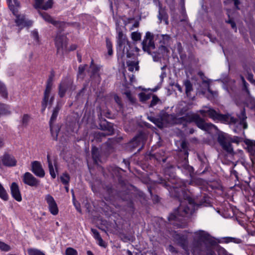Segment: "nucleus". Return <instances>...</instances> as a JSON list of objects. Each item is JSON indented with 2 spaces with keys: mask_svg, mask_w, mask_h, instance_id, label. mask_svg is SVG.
<instances>
[{
  "mask_svg": "<svg viewBox=\"0 0 255 255\" xmlns=\"http://www.w3.org/2000/svg\"><path fill=\"white\" fill-rule=\"evenodd\" d=\"M22 180L24 184L30 186H37L40 182L31 173L28 172L25 173L23 175Z\"/></svg>",
  "mask_w": 255,
  "mask_h": 255,
  "instance_id": "2eb2a0df",
  "label": "nucleus"
},
{
  "mask_svg": "<svg viewBox=\"0 0 255 255\" xmlns=\"http://www.w3.org/2000/svg\"><path fill=\"white\" fill-rule=\"evenodd\" d=\"M53 3V0H48L46 2H43L42 5V9L47 10L52 7Z\"/></svg>",
  "mask_w": 255,
  "mask_h": 255,
  "instance_id": "e433bc0d",
  "label": "nucleus"
},
{
  "mask_svg": "<svg viewBox=\"0 0 255 255\" xmlns=\"http://www.w3.org/2000/svg\"><path fill=\"white\" fill-rule=\"evenodd\" d=\"M100 67L94 64V61L92 60L91 65L88 71L91 78L95 79L96 82H99L100 81V77L99 74Z\"/></svg>",
  "mask_w": 255,
  "mask_h": 255,
  "instance_id": "6ab92c4d",
  "label": "nucleus"
},
{
  "mask_svg": "<svg viewBox=\"0 0 255 255\" xmlns=\"http://www.w3.org/2000/svg\"><path fill=\"white\" fill-rule=\"evenodd\" d=\"M125 94L126 95V97L131 103H134L135 102V99L132 97L130 92L127 91L125 92Z\"/></svg>",
  "mask_w": 255,
  "mask_h": 255,
  "instance_id": "6e6d98bb",
  "label": "nucleus"
},
{
  "mask_svg": "<svg viewBox=\"0 0 255 255\" xmlns=\"http://www.w3.org/2000/svg\"><path fill=\"white\" fill-rule=\"evenodd\" d=\"M8 7L14 15L16 16L15 22L18 26H30L32 24L31 20L26 19L24 15L18 14V9L20 3L17 0H7Z\"/></svg>",
  "mask_w": 255,
  "mask_h": 255,
  "instance_id": "20e7f679",
  "label": "nucleus"
},
{
  "mask_svg": "<svg viewBox=\"0 0 255 255\" xmlns=\"http://www.w3.org/2000/svg\"><path fill=\"white\" fill-rule=\"evenodd\" d=\"M71 83L70 82H64L61 83L59 86V93L58 94L61 98L64 96L68 88L70 86Z\"/></svg>",
  "mask_w": 255,
  "mask_h": 255,
  "instance_id": "5701e85b",
  "label": "nucleus"
},
{
  "mask_svg": "<svg viewBox=\"0 0 255 255\" xmlns=\"http://www.w3.org/2000/svg\"><path fill=\"white\" fill-rule=\"evenodd\" d=\"M217 251L219 255H233L229 253L224 248L220 246L218 247Z\"/></svg>",
  "mask_w": 255,
  "mask_h": 255,
  "instance_id": "a18cd8bd",
  "label": "nucleus"
},
{
  "mask_svg": "<svg viewBox=\"0 0 255 255\" xmlns=\"http://www.w3.org/2000/svg\"><path fill=\"white\" fill-rule=\"evenodd\" d=\"M0 162L4 166L10 167L15 166L17 160L12 154L5 152L0 157Z\"/></svg>",
  "mask_w": 255,
  "mask_h": 255,
  "instance_id": "9b49d317",
  "label": "nucleus"
},
{
  "mask_svg": "<svg viewBox=\"0 0 255 255\" xmlns=\"http://www.w3.org/2000/svg\"><path fill=\"white\" fill-rule=\"evenodd\" d=\"M231 25L232 28L233 29H235V32H237V28L236 27V24L235 22H234V23H232V24H231Z\"/></svg>",
  "mask_w": 255,
  "mask_h": 255,
  "instance_id": "774afa93",
  "label": "nucleus"
},
{
  "mask_svg": "<svg viewBox=\"0 0 255 255\" xmlns=\"http://www.w3.org/2000/svg\"><path fill=\"white\" fill-rule=\"evenodd\" d=\"M114 99H115V102L119 106L120 108H121L122 107V102H121L120 98L119 96H118L117 95H115L114 96Z\"/></svg>",
  "mask_w": 255,
  "mask_h": 255,
  "instance_id": "4d7b16f0",
  "label": "nucleus"
},
{
  "mask_svg": "<svg viewBox=\"0 0 255 255\" xmlns=\"http://www.w3.org/2000/svg\"><path fill=\"white\" fill-rule=\"evenodd\" d=\"M127 65L128 70L130 72H133L134 69L136 71L138 70V62L137 61L128 60L127 62Z\"/></svg>",
  "mask_w": 255,
  "mask_h": 255,
  "instance_id": "a878e982",
  "label": "nucleus"
},
{
  "mask_svg": "<svg viewBox=\"0 0 255 255\" xmlns=\"http://www.w3.org/2000/svg\"><path fill=\"white\" fill-rule=\"evenodd\" d=\"M106 47L108 50V54L109 55H112L113 54L112 43L108 39H106Z\"/></svg>",
  "mask_w": 255,
  "mask_h": 255,
  "instance_id": "a19ab883",
  "label": "nucleus"
},
{
  "mask_svg": "<svg viewBox=\"0 0 255 255\" xmlns=\"http://www.w3.org/2000/svg\"><path fill=\"white\" fill-rule=\"evenodd\" d=\"M167 179L168 182L162 183L163 186L167 189L171 196L179 198L181 193L183 192L184 187L188 181L179 179L178 180V183H174L173 181H170L169 178H167Z\"/></svg>",
  "mask_w": 255,
  "mask_h": 255,
  "instance_id": "423d86ee",
  "label": "nucleus"
},
{
  "mask_svg": "<svg viewBox=\"0 0 255 255\" xmlns=\"http://www.w3.org/2000/svg\"><path fill=\"white\" fill-rule=\"evenodd\" d=\"M206 201L207 198L205 196L203 197V199L199 204L195 203L191 198L185 199L180 201L178 208L175 210L173 213L170 214L168 217L169 221L170 224L178 228L182 227V218L191 215L198 207L203 206Z\"/></svg>",
  "mask_w": 255,
  "mask_h": 255,
  "instance_id": "7ed1b4c3",
  "label": "nucleus"
},
{
  "mask_svg": "<svg viewBox=\"0 0 255 255\" xmlns=\"http://www.w3.org/2000/svg\"><path fill=\"white\" fill-rule=\"evenodd\" d=\"M74 205L76 208V209H77V210L79 212V213H81V208H80V205H77L75 202H74Z\"/></svg>",
  "mask_w": 255,
  "mask_h": 255,
  "instance_id": "e2e57ef3",
  "label": "nucleus"
},
{
  "mask_svg": "<svg viewBox=\"0 0 255 255\" xmlns=\"http://www.w3.org/2000/svg\"><path fill=\"white\" fill-rule=\"evenodd\" d=\"M192 121L196 124L200 129L210 132L212 130H217V128L211 123H206L199 115H195L192 117Z\"/></svg>",
  "mask_w": 255,
  "mask_h": 255,
  "instance_id": "6e6552de",
  "label": "nucleus"
},
{
  "mask_svg": "<svg viewBox=\"0 0 255 255\" xmlns=\"http://www.w3.org/2000/svg\"><path fill=\"white\" fill-rule=\"evenodd\" d=\"M47 161H48V168H49L50 174L51 177L53 179H54V178H55V177L56 176V174L55 172L54 171V167L52 165V161L50 160L49 155H47Z\"/></svg>",
  "mask_w": 255,
  "mask_h": 255,
  "instance_id": "c85d7f7f",
  "label": "nucleus"
},
{
  "mask_svg": "<svg viewBox=\"0 0 255 255\" xmlns=\"http://www.w3.org/2000/svg\"><path fill=\"white\" fill-rule=\"evenodd\" d=\"M247 145L248 151L250 153L251 159L254 164H255V141L247 139L245 141Z\"/></svg>",
  "mask_w": 255,
  "mask_h": 255,
  "instance_id": "412c9836",
  "label": "nucleus"
},
{
  "mask_svg": "<svg viewBox=\"0 0 255 255\" xmlns=\"http://www.w3.org/2000/svg\"><path fill=\"white\" fill-rule=\"evenodd\" d=\"M231 144L232 142L239 143L242 140L241 138L238 136L232 137V136H231Z\"/></svg>",
  "mask_w": 255,
  "mask_h": 255,
  "instance_id": "864d4df0",
  "label": "nucleus"
},
{
  "mask_svg": "<svg viewBox=\"0 0 255 255\" xmlns=\"http://www.w3.org/2000/svg\"><path fill=\"white\" fill-rule=\"evenodd\" d=\"M10 189L12 197L18 202L21 201L22 197L18 184L15 182H12L10 185Z\"/></svg>",
  "mask_w": 255,
  "mask_h": 255,
  "instance_id": "aec40b11",
  "label": "nucleus"
},
{
  "mask_svg": "<svg viewBox=\"0 0 255 255\" xmlns=\"http://www.w3.org/2000/svg\"><path fill=\"white\" fill-rule=\"evenodd\" d=\"M31 36L36 42L38 43L39 42L38 33L36 30H33L31 32Z\"/></svg>",
  "mask_w": 255,
  "mask_h": 255,
  "instance_id": "603ef678",
  "label": "nucleus"
},
{
  "mask_svg": "<svg viewBox=\"0 0 255 255\" xmlns=\"http://www.w3.org/2000/svg\"><path fill=\"white\" fill-rule=\"evenodd\" d=\"M44 1V0H35V8L41 9Z\"/></svg>",
  "mask_w": 255,
  "mask_h": 255,
  "instance_id": "09e8293b",
  "label": "nucleus"
},
{
  "mask_svg": "<svg viewBox=\"0 0 255 255\" xmlns=\"http://www.w3.org/2000/svg\"><path fill=\"white\" fill-rule=\"evenodd\" d=\"M91 232L93 234V236L94 238L96 240H97L99 239H100V238H101V237L100 236V235L99 234V233L98 232V231L97 230L94 229H91Z\"/></svg>",
  "mask_w": 255,
  "mask_h": 255,
  "instance_id": "3c124183",
  "label": "nucleus"
},
{
  "mask_svg": "<svg viewBox=\"0 0 255 255\" xmlns=\"http://www.w3.org/2000/svg\"><path fill=\"white\" fill-rule=\"evenodd\" d=\"M158 2V14L157 17L159 22L163 21L165 24H168V15L166 12L165 7H163L160 1Z\"/></svg>",
  "mask_w": 255,
  "mask_h": 255,
  "instance_id": "a211bd4d",
  "label": "nucleus"
},
{
  "mask_svg": "<svg viewBox=\"0 0 255 255\" xmlns=\"http://www.w3.org/2000/svg\"><path fill=\"white\" fill-rule=\"evenodd\" d=\"M241 79L243 85V90L246 92L247 94H249L250 91L248 88L249 84L246 82L245 78L243 76H241Z\"/></svg>",
  "mask_w": 255,
  "mask_h": 255,
  "instance_id": "37998d69",
  "label": "nucleus"
},
{
  "mask_svg": "<svg viewBox=\"0 0 255 255\" xmlns=\"http://www.w3.org/2000/svg\"><path fill=\"white\" fill-rule=\"evenodd\" d=\"M178 168H181V170L182 172H183L185 174L189 175L190 176L193 173V168L190 166L185 161V163L181 166H178Z\"/></svg>",
  "mask_w": 255,
  "mask_h": 255,
  "instance_id": "b1692460",
  "label": "nucleus"
},
{
  "mask_svg": "<svg viewBox=\"0 0 255 255\" xmlns=\"http://www.w3.org/2000/svg\"><path fill=\"white\" fill-rule=\"evenodd\" d=\"M59 110L60 107L57 105L53 111V113L49 121L51 133L53 139L55 140H57V139L59 129L53 125V123L55 121L57 117Z\"/></svg>",
  "mask_w": 255,
  "mask_h": 255,
  "instance_id": "9d476101",
  "label": "nucleus"
},
{
  "mask_svg": "<svg viewBox=\"0 0 255 255\" xmlns=\"http://www.w3.org/2000/svg\"><path fill=\"white\" fill-rule=\"evenodd\" d=\"M31 171L37 176L42 178L45 175V172L40 162L33 161L31 163Z\"/></svg>",
  "mask_w": 255,
  "mask_h": 255,
  "instance_id": "dca6fc26",
  "label": "nucleus"
},
{
  "mask_svg": "<svg viewBox=\"0 0 255 255\" xmlns=\"http://www.w3.org/2000/svg\"><path fill=\"white\" fill-rule=\"evenodd\" d=\"M148 119L152 122V123H154L156 125H157L158 120L156 119L155 118L153 117H148Z\"/></svg>",
  "mask_w": 255,
  "mask_h": 255,
  "instance_id": "680f3d73",
  "label": "nucleus"
},
{
  "mask_svg": "<svg viewBox=\"0 0 255 255\" xmlns=\"http://www.w3.org/2000/svg\"><path fill=\"white\" fill-rule=\"evenodd\" d=\"M0 95L5 98L7 96V92L5 85L0 81Z\"/></svg>",
  "mask_w": 255,
  "mask_h": 255,
  "instance_id": "473e14b6",
  "label": "nucleus"
},
{
  "mask_svg": "<svg viewBox=\"0 0 255 255\" xmlns=\"http://www.w3.org/2000/svg\"><path fill=\"white\" fill-rule=\"evenodd\" d=\"M39 14L41 15V16L43 18V19H44L46 21L52 23L54 25H56L58 24V22L53 20L52 17L48 13L45 12H40Z\"/></svg>",
  "mask_w": 255,
  "mask_h": 255,
  "instance_id": "bb28decb",
  "label": "nucleus"
},
{
  "mask_svg": "<svg viewBox=\"0 0 255 255\" xmlns=\"http://www.w3.org/2000/svg\"><path fill=\"white\" fill-rule=\"evenodd\" d=\"M156 158L157 160L159 161H162L163 162H165L166 160V158L165 157H162L161 159L157 157V155H156Z\"/></svg>",
  "mask_w": 255,
  "mask_h": 255,
  "instance_id": "0e129e2a",
  "label": "nucleus"
},
{
  "mask_svg": "<svg viewBox=\"0 0 255 255\" xmlns=\"http://www.w3.org/2000/svg\"><path fill=\"white\" fill-rule=\"evenodd\" d=\"M254 76L252 73H248L247 79L252 84H255V81L254 80Z\"/></svg>",
  "mask_w": 255,
  "mask_h": 255,
  "instance_id": "13d9d810",
  "label": "nucleus"
},
{
  "mask_svg": "<svg viewBox=\"0 0 255 255\" xmlns=\"http://www.w3.org/2000/svg\"><path fill=\"white\" fill-rule=\"evenodd\" d=\"M100 127L102 129V131L97 133V136L99 137H105L108 135H111L114 133V129L111 124L108 123L105 121L103 124L100 125Z\"/></svg>",
  "mask_w": 255,
  "mask_h": 255,
  "instance_id": "ddd939ff",
  "label": "nucleus"
},
{
  "mask_svg": "<svg viewBox=\"0 0 255 255\" xmlns=\"http://www.w3.org/2000/svg\"><path fill=\"white\" fill-rule=\"evenodd\" d=\"M198 75L201 77V78L203 79V83H206L208 84V91L211 93L212 95L213 96H215L217 94V92H214V91H212L210 88V86H209V81H207V80H205L204 79V75L203 74V73L202 72H198Z\"/></svg>",
  "mask_w": 255,
  "mask_h": 255,
  "instance_id": "2f4dec72",
  "label": "nucleus"
},
{
  "mask_svg": "<svg viewBox=\"0 0 255 255\" xmlns=\"http://www.w3.org/2000/svg\"><path fill=\"white\" fill-rule=\"evenodd\" d=\"M233 0L234 1V4H235V6H236V8L239 9L238 7V5L240 3L239 0Z\"/></svg>",
  "mask_w": 255,
  "mask_h": 255,
  "instance_id": "69168bd1",
  "label": "nucleus"
},
{
  "mask_svg": "<svg viewBox=\"0 0 255 255\" xmlns=\"http://www.w3.org/2000/svg\"><path fill=\"white\" fill-rule=\"evenodd\" d=\"M27 252L29 255H45L43 252L36 249H29Z\"/></svg>",
  "mask_w": 255,
  "mask_h": 255,
  "instance_id": "72a5a7b5",
  "label": "nucleus"
},
{
  "mask_svg": "<svg viewBox=\"0 0 255 255\" xmlns=\"http://www.w3.org/2000/svg\"><path fill=\"white\" fill-rule=\"evenodd\" d=\"M55 45L58 52L65 49L67 45V38L64 35L58 34L55 38Z\"/></svg>",
  "mask_w": 255,
  "mask_h": 255,
  "instance_id": "f3484780",
  "label": "nucleus"
},
{
  "mask_svg": "<svg viewBox=\"0 0 255 255\" xmlns=\"http://www.w3.org/2000/svg\"><path fill=\"white\" fill-rule=\"evenodd\" d=\"M151 95L146 94L145 93H140L139 94V98L141 101L145 102L151 98Z\"/></svg>",
  "mask_w": 255,
  "mask_h": 255,
  "instance_id": "4c0bfd02",
  "label": "nucleus"
},
{
  "mask_svg": "<svg viewBox=\"0 0 255 255\" xmlns=\"http://www.w3.org/2000/svg\"><path fill=\"white\" fill-rule=\"evenodd\" d=\"M65 255H78V252L75 249L69 247L66 249Z\"/></svg>",
  "mask_w": 255,
  "mask_h": 255,
  "instance_id": "58836bf2",
  "label": "nucleus"
},
{
  "mask_svg": "<svg viewBox=\"0 0 255 255\" xmlns=\"http://www.w3.org/2000/svg\"><path fill=\"white\" fill-rule=\"evenodd\" d=\"M159 101L158 98L156 96H153L152 99L150 104V107H152L157 104V102Z\"/></svg>",
  "mask_w": 255,
  "mask_h": 255,
  "instance_id": "5fc2aeb1",
  "label": "nucleus"
},
{
  "mask_svg": "<svg viewBox=\"0 0 255 255\" xmlns=\"http://www.w3.org/2000/svg\"><path fill=\"white\" fill-rule=\"evenodd\" d=\"M142 45L143 50L148 53H149L150 50L155 48L153 36L151 33L149 31L146 33L145 37L142 42Z\"/></svg>",
  "mask_w": 255,
  "mask_h": 255,
  "instance_id": "f8f14e48",
  "label": "nucleus"
},
{
  "mask_svg": "<svg viewBox=\"0 0 255 255\" xmlns=\"http://www.w3.org/2000/svg\"><path fill=\"white\" fill-rule=\"evenodd\" d=\"M218 141L222 148L229 153H233V148L231 144V135L224 132L220 131L218 136Z\"/></svg>",
  "mask_w": 255,
  "mask_h": 255,
  "instance_id": "0eeeda50",
  "label": "nucleus"
},
{
  "mask_svg": "<svg viewBox=\"0 0 255 255\" xmlns=\"http://www.w3.org/2000/svg\"><path fill=\"white\" fill-rule=\"evenodd\" d=\"M246 99V103L247 106L255 112V99L250 96V93Z\"/></svg>",
  "mask_w": 255,
  "mask_h": 255,
  "instance_id": "cd10ccee",
  "label": "nucleus"
},
{
  "mask_svg": "<svg viewBox=\"0 0 255 255\" xmlns=\"http://www.w3.org/2000/svg\"><path fill=\"white\" fill-rule=\"evenodd\" d=\"M143 135L141 134L138 135L133 138L131 142L134 144H138L140 142L143 141Z\"/></svg>",
  "mask_w": 255,
  "mask_h": 255,
  "instance_id": "c03bdc74",
  "label": "nucleus"
},
{
  "mask_svg": "<svg viewBox=\"0 0 255 255\" xmlns=\"http://www.w3.org/2000/svg\"><path fill=\"white\" fill-rule=\"evenodd\" d=\"M97 242H98V245L101 246V247H106V245L105 243V242L103 241V240L102 239V238H100V239H99L98 240H97Z\"/></svg>",
  "mask_w": 255,
  "mask_h": 255,
  "instance_id": "bf43d9fd",
  "label": "nucleus"
},
{
  "mask_svg": "<svg viewBox=\"0 0 255 255\" xmlns=\"http://www.w3.org/2000/svg\"><path fill=\"white\" fill-rule=\"evenodd\" d=\"M9 113L7 106L4 104H0V116L6 115Z\"/></svg>",
  "mask_w": 255,
  "mask_h": 255,
  "instance_id": "f704fd0d",
  "label": "nucleus"
},
{
  "mask_svg": "<svg viewBox=\"0 0 255 255\" xmlns=\"http://www.w3.org/2000/svg\"><path fill=\"white\" fill-rule=\"evenodd\" d=\"M117 51L119 56L123 57L125 54L128 55L129 51V42L127 40L126 35L123 33L121 27L119 26H117Z\"/></svg>",
  "mask_w": 255,
  "mask_h": 255,
  "instance_id": "39448f33",
  "label": "nucleus"
},
{
  "mask_svg": "<svg viewBox=\"0 0 255 255\" xmlns=\"http://www.w3.org/2000/svg\"><path fill=\"white\" fill-rule=\"evenodd\" d=\"M131 38L134 41H138L141 39V34L137 32H133L131 33Z\"/></svg>",
  "mask_w": 255,
  "mask_h": 255,
  "instance_id": "49530a36",
  "label": "nucleus"
},
{
  "mask_svg": "<svg viewBox=\"0 0 255 255\" xmlns=\"http://www.w3.org/2000/svg\"><path fill=\"white\" fill-rule=\"evenodd\" d=\"M92 155L93 159L95 163L99 161V152L98 149L96 147H93L92 149Z\"/></svg>",
  "mask_w": 255,
  "mask_h": 255,
  "instance_id": "7c9ffc66",
  "label": "nucleus"
},
{
  "mask_svg": "<svg viewBox=\"0 0 255 255\" xmlns=\"http://www.w3.org/2000/svg\"><path fill=\"white\" fill-rule=\"evenodd\" d=\"M167 122L170 124H173L175 123V116L173 115H168L166 116Z\"/></svg>",
  "mask_w": 255,
  "mask_h": 255,
  "instance_id": "8fccbe9b",
  "label": "nucleus"
},
{
  "mask_svg": "<svg viewBox=\"0 0 255 255\" xmlns=\"http://www.w3.org/2000/svg\"><path fill=\"white\" fill-rule=\"evenodd\" d=\"M45 199L48 204V209L51 214L53 215H57L59 210L54 198L50 194H47L45 196Z\"/></svg>",
  "mask_w": 255,
  "mask_h": 255,
  "instance_id": "4468645a",
  "label": "nucleus"
},
{
  "mask_svg": "<svg viewBox=\"0 0 255 255\" xmlns=\"http://www.w3.org/2000/svg\"><path fill=\"white\" fill-rule=\"evenodd\" d=\"M224 242L226 243L233 242L236 244H240L242 242L241 239L233 237H226L224 239Z\"/></svg>",
  "mask_w": 255,
  "mask_h": 255,
  "instance_id": "c9c22d12",
  "label": "nucleus"
},
{
  "mask_svg": "<svg viewBox=\"0 0 255 255\" xmlns=\"http://www.w3.org/2000/svg\"><path fill=\"white\" fill-rule=\"evenodd\" d=\"M53 76L54 75H51L48 78L47 81V83H52V81H53Z\"/></svg>",
  "mask_w": 255,
  "mask_h": 255,
  "instance_id": "338daca9",
  "label": "nucleus"
},
{
  "mask_svg": "<svg viewBox=\"0 0 255 255\" xmlns=\"http://www.w3.org/2000/svg\"><path fill=\"white\" fill-rule=\"evenodd\" d=\"M85 66H83V65H80L79 67V70H78V78H81V79H83V74L85 71Z\"/></svg>",
  "mask_w": 255,
  "mask_h": 255,
  "instance_id": "de8ad7c7",
  "label": "nucleus"
},
{
  "mask_svg": "<svg viewBox=\"0 0 255 255\" xmlns=\"http://www.w3.org/2000/svg\"><path fill=\"white\" fill-rule=\"evenodd\" d=\"M203 108L199 111L203 117L208 115L210 118L215 121L230 125L235 132H238L242 129L247 128L248 125L246 122L247 117L244 108L241 110V113L238 115V119L234 118L230 114H220L210 107H204Z\"/></svg>",
  "mask_w": 255,
  "mask_h": 255,
  "instance_id": "f03ea898",
  "label": "nucleus"
},
{
  "mask_svg": "<svg viewBox=\"0 0 255 255\" xmlns=\"http://www.w3.org/2000/svg\"><path fill=\"white\" fill-rule=\"evenodd\" d=\"M168 250L170 252L173 253H177V251L176 249L173 246H172L171 245L169 246V247H168Z\"/></svg>",
  "mask_w": 255,
  "mask_h": 255,
  "instance_id": "052dcab7",
  "label": "nucleus"
},
{
  "mask_svg": "<svg viewBox=\"0 0 255 255\" xmlns=\"http://www.w3.org/2000/svg\"><path fill=\"white\" fill-rule=\"evenodd\" d=\"M185 87V93L187 96L191 99L194 97L191 95V92L193 91L192 84L189 80H186L184 82Z\"/></svg>",
  "mask_w": 255,
  "mask_h": 255,
  "instance_id": "393cba45",
  "label": "nucleus"
},
{
  "mask_svg": "<svg viewBox=\"0 0 255 255\" xmlns=\"http://www.w3.org/2000/svg\"><path fill=\"white\" fill-rule=\"evenodd\" d=\"M192 245L188 246L187 235L175 233L173 239L185 251L187 255H216V242L207 232L199 230L194 233Z\"/></svg>",
  "mask_w": 255,
  "mask_h": 255,
  "instance_id": "f257e3e1",
  "label": "nucleus"
},
{
  "mask_svg": "<svg viewBox=\"0 0 255 255\" xmlns=\"http://www.w3.org/2000/svg\"><path fill=\"white\" fill-rule=\"evenodd\" d=\"M161 46L166 48L170 45V37L167 34H158L157 35Z\"/></svg>",
  "mask_w": 255,
  "mask_h": 255,
  "instance_id": "4be33fe9",
  "label": "nucleus"
},
{
  "mask_svg": "<svg viewBox=\"0 0 255 255\" xmlns=\"http://www.w3.org/2000/svg\"><path fill=\"white\" fill-rule=\"evenodd\" d=\"M60 179L61 182L64 185H67L69 184L70 176L67 172L62 173L60 177Z\"/></svg>",
  "mask_w": 255,
  "mask_h": 255,
  "instance_id": "c756f323",
  "label": "nucleus"
},
{
  "mask_svg": "<svg viewBox=\"0 0 255 255\" xmlns=\"http://www.w3.org/2000/svg\"><path fill=\"white\" fill-rule=\"evenodd\" d=\"M0 250L4 252H8L10 250V247L8 245L0 241Z\"/></svg>",
  "mask_w": 255,
  "mask_h": 255,
  "instance_id": "79ce46f5",
  "label": "nucleus"
},
{
  "mask_svg": "<svg viewBox=\"0 0 255 255\" xmlns=\"http://www.w3.org/2000/svg\"><path fill=\"white\" fill-rule=\"evenodd\" d=\"M30 117L27 114H25L23 116L21 123L23 127H26L28 124Z\"/></svg>",
  "mask_w": 255,
  "mask_h": 255,
  "instance_id": "ea45409f",
  "label": "nucleus"
},
{
  "mask_svg": "<svg viewBox=\"0 0 255 255\" xmlns=\"http://www.w3.org/2000/svg\"><path fill=\"white\" fill-rule=\"evenodd\" d=\"M52 87V83H47L46 88L44 92V97L41 103L42 112L45 111L48 103L50 105H51L54 101V96H50Z\"/></svg>",
  "mask_w": 255,
  "mask_h": 255,
  "instance_id": "1a4fd4ad",
  "label": "nucleus"
}]
</instances>
